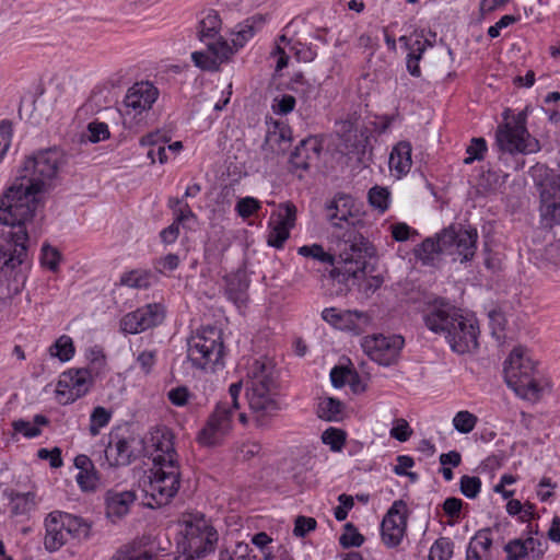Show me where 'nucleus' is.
<instances>
[{"label":"nucleus","instance_id":"09e8293b","mask_svg":"<svg viewBox=\"0 0 560 560\" xmlns=\"http://www.w3.org/2000/svg\"><path fill=\"white\" fill-rule=\"evenodd\" d=\"M460 492L468 499H475L480 492L481 480L476 476L464 475L459 482Z\"/></svg>","mask_w":560,"mask_h":560},{"label":"nucleus","instance_id":"338daca9","mask_svg":"<svg viewBox=\"0 0 560 560\" xmlns=\"http://www.w3.org/2000/svg\"><path fill=\"white\" fill-rule=\"evenodd\" d=\"M167 397L173 405L183 407L188 402L189 392L186 387L178 386L176 388H172L167 393Z\"/></svg>","mask_w":560,"mask_h":560},{"label":"nucleus","instance_id":"9d476101","mask_svg":"<svg viewBox=\"0 0 560 560\" xmlns=\"http://www.w3.org/2000/svg\"><path fill=\"white\" fill-rule=\"evenodd\" d=\"M361 228H347L334 231V250L339 264L355 266L357 270H365L366 259L374 255V248L360 232Z\"/></svg>","mask_w":560,"mask_h":560},{"label":"nucleus","instance_id":"4468645a","mask_svg":"<svg viewBox=\"0 0 560 560\" xmlns=\"http://www.w3.org/2000/svg\"><path fill=\"white\" fill-rule=\"evenodd\" d=\"M326 217L335 231L346 230L347 228H363L364 225L358 210L354 209L353 199L343 194L336 195L326 206Z\"/></svg>","mask_w":560,"mask_h":560},{"label":"nucleus","instance_id":"6e6d98bb","mask_svg":"<svg viewBox=\"0 0 560 560\" xmlns=\"http://www.w3.org/2000/svg\"><path fill=\"white\" fill-rule=\"evenodd\" d=\"M260 208V203L253 197L241 198L235 207V210L243 219L249 218Z\"/></svg>","mask_w":560,"mask_h":560},{"label":"nucleus","instance_id":"5fc2aeb1","mask_svg":"<svg viewBox=\"0 0 560 560\" xmlns=\"http://www.w3.org/2000/svg\"><path fill=\"white\" fill-rule=\"evenodd\" d=\"M219 560H249V546L238 542L233 551L228 549L219 552Z\"/></svg>","mask_w":560,"mask_h":560},{"label":"nucleus","instance_id":"0e129e2a","mask_svg":"<svg viewBox=\"0 0 560 560\" xmlns=\"http://www.w3.org/2000/svg\"><path fill=\"white\" fill-rule=\"evenodd\" d=\"M77 482L82 490H93L97 482L96 471L92 470L79 471L77 475Z\"/></svg>","mask_w":560,"mask_h":560},{"label":"nucleus","instance_id":"412c9836","mask_svg":"<svg viewBox=\"0 0 560 560\" xmlns=\"http://www.w3.org/2000/svg\"><path fill=\"white\" fill-rule=\"evenodd\" d=\"M560 175L553 184H541L540 217L545 225L553 226L560 223Z\"/></svg>","mask_w":560,"mask_h":560},{"label":"nucleus","instance_id":"6ab92c4d","mask_svg":"<svg viewBox=\"0 0 560 560\" xmlns=\"http://www.w3.org/2000/svg\"><path fill=\"white\" fill-rule=\"evenodd\" d=\"M159 95L158 89L149 82L136 83L131 86L124 100L126 114H141L152 107Z\"/></svg>","mask_w":560,"mask_h":560},{"label":"nucleus","instance_id":"c85d7f7f","mask_svg":"<svg viewBox=\"0 0 560 560\" xmlns=\"http://www.w3.org/2000/svg\"><path fill=\"white\" fill-rule=\"evenodd\" d=\"M322 317L327 323L338 327V328H351V325L355 324L357 322L368 320L366 314L359 312V311H346V312H339L335 307L325 308L322 312Z\"/></svg>","mask_w":560,"mask_h":560},{"label":"nucleus","instance_id":"a18cd8bd","mask_svg":"<svg viewBox=\"0 0 560 560\" xmlns=\"http://www.w3.org/2000/svg\"><path fill=\"white\" fill-rule=\"evenodd\" d=\"M492 546V537L491 529L483 528L478 530L475 536L471 538L469 546L467 549L479 552L482 550L483 552H488Z\"/></svg>","mask_w":560,"mask_h":560},{"label":"nucleus","instance_id":"20e7f679","mask_svg":"<svg viewBox=\"0 0 560 560\" xmlns=\"http://www.w3.org/2000/svg\"><path fill=\"white\" fill-rule=\"evenodd\" d=\"M425 326L433 332L443 334L453 351L466 353L478 347L479 329L472 318H468L447 304L431 306L423 316Z\"/></svg>","mask_w":560,"mask_h":560},{"label":"nucleus","instance_id":"1a4fd4ad","mask_svg":"<svg viewBox=\"0 0 560 560\" xmlns=\"http://www.w3.org/2000/svg\"><path fill=\"white\" fill-rule=\"evenodd\" d=\"M526 110H522L511 121L499 125L495 144L502 153L532 154L539 151V141L526 128Z\"/></svg>","mask_w":560,"mask_h":560},{"label":"nucleus","instance_id":"a878e982","mask_svg":"<svg viewBox=\"0 0 560 560\" xmlns=\"http://www.w3.org/2000/svg\"><path fill=\"white\" fill-rule=\"evenodd\" d=\"M135 500L133 491L108 490L105 494L106 515L110 518H121L129 512Z\"/></svg>","mask_w":560,"mask_h":560},{"label":"nucleus","instance_id":"c756f323","mask_svg":"<svg viewBox=\"0 0 560 560\" xmlns=\"http://www.w3.org/2000/svg\"><path fill=\"white\" fill-rule=\"evenodd\" d=\"M249 282L245 273L237 272L226 277V289L225 293L232 302L237 306L244 305L248 300Z\"/></svg>","mask_w":560,"mask_h":560},{"label":"nucleus","instance_id":"0eeeda50","mask_svg":"<svg viewBox=\"0 0 560 560\" xmlns=\"http://www.w3.org/2000/svg\"><path fill=\"white\" fill-rule=\"evenodd\" d=\"M44 546L57 551L71 539L82 540L90 536L91 525L80 516L61 511H54L45 518Z\"/></svg>","mask_w":560,"mask_h":560},{"label":"nucleus","instance_id":"423d86ee","mask_svg":"<svg viewBox=\"0 0 560 560\" xmlns=\"http://www.w3.org/2000/svg\"><path fill=\"white\" fill-rule=\"evenodd\" d=\"M241 389L242 382L233 383L229 388L231 401H220L210 413L196 438L201 446L213 447L220 445L231 432L234 412L240 408L238 395Z\"/></svg>","mask_w":560,"mask_h":560},{"label":"nucleus","instance_id":"a211bd4d","mask_svg":"<svg viewBox=\"0 0 560 560\" xmlns=\"http://www.w3.org/2000/svg\"><path fill=\"white\" fill-rule=\"evenodd\" d=\"M142 443L133 435L119 436L116 441H110L105 451L109 466L130 465L139 456Z\"/></svg>","mask_w":560,"mask_h":560},{"label":"nucleus","instance_id":"e2e57ef3","mask_svg":"<svg viewBox=\"0 0 560 560\" xmlns=\"http://www.w3.org/2000/svg\"><path fill=\"white\" fill-rule=\"evenodd\" d=\"M156 361V352L152 350H145L139 353L137 357V363L140 365L141 371L144 374L151 373Z\"/></svg>","mask_w":560,"mask_h":560},{"label":"nucleus","instance_id":"58836bf2","mask_svg":"<svg viewBox=\"0 0 560 560\" xmlns=\"http://www.w3.org/2000/svg\"><path fill=\"white\" fill-rule=\"evenodd\" d=\"M477 422H478L477 416H475L474 413H471L467 410L458 411L455 415V417L453 418L454 428L459 433H463V434L470 433L475 429Z\"/></svg>","mask_w":560,"mask_h":560},{"label":"nucleus","instance_id":"4be33fe9","mask_svg":"<svg viewBox=\"0 0 560 560\" xmlns=\"http://www.w3.org/2000/svg\"><path fill=\"white\" fill-rule=\"evenodd\" d=\"M399 42L404 43L409 50L407 57V69L409 73L412 77L419 78L421 75L419 61L427 47H431L433 44L425 38L424 31H415L410 36H401Z\"/></svg>","mask_w":560,"mask_h":560},{"label":"nucleus","instance_id":"39448f33","mask_svg":"<svg viewBox=\"0 0 560 560\" xmlns=\"http://www.w3.org/2000/svg\"><path fill=\"white\" fill-rule=\"evenodd\" d=\"M505 381L517 396L529 401L540 398L542 386L534 361L522 347L513 349L504 366Z\"/></svg>","mask_w":560,"mask_h":560},{"label":"nucleus","instance_id":"79ce46f5","mask_svg":"<svg viewBox=\"0 0 560 560\" xmlns=\"http://www.w3.org/2000/svg\"><path fill=\"white\" fill-rule=\"evenodd\" d=\"M269 234L267 237V244L275 248H282L285 241L290 236V231L288 228L281 226L276 222H269Z\"/></svg>","mask_w":560,"mask_h":560},{"label":"nucleus","instance_id":"4d7b16f0","mask_svg":"<svg viewBox=\"0 0 560 560\" xmlns=\"http://www.w3.org/2000/svg\"><path fill=\"white\" fill-rule=\"evenodd\" d=\"M59 260H60V254L56 248H54L49 245L43 246L42 264L44 266H46L47 268H49L52 271H56L58 268Z\"/></svg>","mask_w":560,"mask_h":560},{"label":"nucleus","instance_id":"aec40b11","mask_svg":"<svg viewBox=\"0 0 560 560\" xmlns=\"http://www.w3.org/2000/svg\"><path fill=\"white\" fill-rule=\"evenodd\" d=\"M503 550L506 560H540L545 552L541 539L533 536L511 539L504 545Z\"/></svg>","mask_w":560,"mask_h":560},{"label":"nucleus","instance_id":"3c124183","mask_svg":"<svg viewBox=\"0 0 560 560\" xmlns=\"http://www.w3.org/2000/svg\"><path fill=\"white\" fill-rule=\"evenodd\" d=\"M153 553L147 550L140 551L130 547L118 549L110 560H152Z\"/></svg>","mask_w":560,"mask_h":560},{"label":"nucleus","instance_id":"680f3d73","mask_svg":"<svg viewBox=\"0 0 560 560\" xmlns=\"http://www.w3.org/2000/svg\"><path fill=\"white\" fill-rule=\"evenodd\" d=\"M12 427L15 432L22 433L26 438H35L40 434V429L26 420H15Z\"/></svg>","mask_w":560,"mask_h":560},{"label":"nucleus","instance_id":"473e14b6","mask_svg":"<svg viewBox=\"0 0 560 560\" xmlns=\"http://www.w3.org/2000/svg\"><path fill=\"white\" fill-rule=\"evenodd\" d=\"M140 143L142 145L152 147L148 151V158L151 159L152 163L158 159L160 163H165L167 161L166 149L164 145V141H162V136L159 132L149 133L141 138Z\"/></svg>","mask_w":560,"mask_h":560},{"label":"nucleus","instance_id":"c03bdc74","mask_svg":"<svg viewBox=\"0 0 560 560\" xmlns=\"http://www.w3.org/2000/svg\"><path fill=\"white\" fill-rule=\"evenodd\" d=\"M322 441L329 445L331 451L339 452L345 445L346 433L340 429L329 428L323 432Z\"/></svg>","mask_w":560,"mask_h":560},{"label":"nucleus","instance_id":"dca6fc26","mask_svg":"<svg viewBox=\"0 0 560 560\" xmlns=\"http://www.w3.org/2000/svg\"><path fill=\"white\" fill-rule=\"evenodd\" d=\"M163 319L164 308L161 304H147L124 315L120 319V329L125 334L135 335L160 325Z\"/></svg>","mask_w":560,"mask_h":560},{"label":"nucleus","instance_id":"72a5a7b5","mask_svg":"<svg viewBox=\"0 0 560 560\" xmlns=\"http://www.w3.org/2000/svg\"><path fill=\"white\" fill-rule=\"evenodd\" d=\"M296 207L292 202L281 203L278 207V210L272 213L270 218V222H276L277 224L288 228L289 230L293 229L296 221Z\"/></svg>","mask_w":560,"mask_h":560},{"label":"nucleus","instance_id":"bb28decb","mask_svg":"<svg viewBox=\"0 0 560 560\" xmlns=\"http://www.w3.org/2000/svg\"><path fill=\"white\" fill-rule=\"evenodd\" d=\"M221 27L222 21L217 11L211 9L202 11L196 25L197 37L205 44H207V42L218 40L221 37Z\"/></svg>","mask_w":560,"mask_h":560},{"label":"nucleus","instance_id":"13d9d810","mask_svg":"<svg viewBox=\"0 0 560 560\" xmlns=\"http://www.w3.org/2000/svg\"><path fill=\"white\" fill-rule=\"evenodd\" d=\"M316 520L313 517L298 516L294 522L293 534L296 537H304L316 528Z\"/></svg>","mask_w":560,"mask_h":560},{"label":"nucleus","instance_id":"bf43d9fd","mask_svg":"<svg viewBox=\"0 0 560 560\" xmlns=\"http://www.w3.org/2000/svg\"><path fill=\"white\" fill-rule=\"evenodd\" d=\"M412 435V429L405 419H399L390 430V436L399 442H406Z\"/></svg>","mask_w":560,"mask_h":560},{"label":"nucleus","instance_id":"49530a36","mask_svg":"<svg viewBox=\"0 0 560 560\" xmlns=\"http://www.w3.org/2000/svg\"><path fill=\"white\" fill-rule=\"evenodd\" d=\"M364 542V537L358 532L352 523L345 525V532L339 537V544L343 548L360 547Z\"/></svg>","mask_w":560,"mask_h":560},{"label":"nucleus","instance_id":"864d4df0","mask_svg":"<svg viewBox=\"0 0 560 560\" xmlns=\"http://www.w3.org/2000/svg\"><path fill=\"white\" fill-rule=\"evenodd\" d=\"M253 20H246L243 25H240V28L235 33V37L232 39L233 45L236 48L243 47L248 39H250L256 33V28Z\"/></svg>","mask_w":560,"mask_h":560},{"label":"nucleus","instance_id":"2f4dec72","mask_svg":"<svg viewBox=\"0 0 560 560\" xmlns=\"http://www.w3.org/2000/svg\"><path fill=\"white\" fill-rule=\"evenodd\" d=\"M345 406L336 398L325 397L320 399L317 413L320 419L326 421H339L343 417Z\"/></svg>","mask_w":560,"mask_h":560},{"label":"nucleus","instance_id":"4c0bfd02","mask_svg":"<svg viewBox=\"0 0 560 560\" xmlns=\"http://www.w3.org/2000/svg\"><path fill=\"white\" fill-rule=\"evenodd\" d=\"M298 253L303 257H311L313 259L326 262L329 265L335 264V255L326 253L322 245L313 244L311 246L304 245L299 247Z\"/></svg>","mask_w":560,"mask_h":560},{"label":"nucleus","instance_id":"2eb2a0df","mask_svg":"<svg viewBox=\"0 0 560 560\" xmlns=\"http://www.w3.org/2000/svg\"><path fill=\"white\" fill-rule=\"evenodd\" d=\"M408 509L402 500H396L381 524L382 541L389 548L398 546L406 532Z\"/></svg>","mask_w":560,"mask_h":560},{"label":"nucleus","instance_id":"de8ad7c7","mask_svg":"<svg viewBox=\"0 0 560 560\" xmlns=\"http://www.w3.org/2000/svg\"><path fill=\"white\" fill-rule=\"evenodd\" d=\"M487 151V142L483 138H472L470 144L466 149L467 158L464 159L465 164H471L475 161H481Z\"/></svg>","mask_w":560,"mask_h":560},{"label":"nucleus","instance_id":"603ef678","mask_svg":"<svg viewBox=\"0 0 560 560\" xmlns=\"http://www.w3.org/2000/svg\"><path fill=\"white\" fill-rule=\"evenodd\" d=\"M109 129L107 124L101 121H92L86 128V138L89 141L96 143L109 138Z\"/></svg>","mask_w":560,"mask_h":560},{"label":"nucleus","instance_id":"c9c22d12","mask_svg":"<svg viewBox=\"0 0 560 560\" xmlns=\"http://www.w3.org/2000/svg\"><path fill=\"white\" fill-rule=\"evenodd\" d=\"M442 252V233L438 235L436 240L427 238L424 240L418 249H416L417 256L428 264L434 259V255Z\"/></svg>","mask_w":560,"mask_h":560},{"label":"nucleus","instance_id":"f3484780","mask_svg":"<svg viewBox=\"0 0 560 560\" xmlns=\"http://www.w3.org/2000/svg\"><path fill=\"white\" fill-rule=\"evenodd\" d=\"M206 47V50L191 54L194 65L203 71H218L220 66L233 55L232 48L223 37L207 42Z\"/></svg>","mask_w":560,"mask_h":560},{"label":"nucleus","instance_id":"9b49d317","mask_svg":"<svg viewBox=\"0 0 560 560\" xmlns=\"http://www.w3.org/2000/svg\"><path fill=\"white\" fill-rule=\"evenodd\" d=\"M186 540L185 560H200L214 552L218 533L201 517L186 524Z\"/></svg>","mask_w":560,"mask_h":560},{"label":"nucleus","instance_id":"8fccbe9b","mask_svg":"<svg viewBox=\"0 0 560 560\" xmlns=\"http://www.w3.org/2000/svg\"><path fill=\"white\" fill-rule=\"evenodd\" d=\"M389 192L386 188L375 186L369 191V201L372 207L384 212L388 208Z\"/></svg>","mask_w":560,"mask_h":560},{"label":"nucleus","instance_id":"774afa93","mask_svg":"<svg viewBox=\"0 0 560 560\" xmlns=\"http://www.w3.org/2000/svg\"><path fill=\"white\" fill-rule=\"evenodd\" d=\"M261 450L257 442H244L237 448V456L243 460H248L256 456Z\"/></svg>","mask_w":560,"mask_h":560},{"label":"nucleus","instance_id":"052dcab7","mask_svg":"<svg viewBox=\"0 0 560 560\" xmlns=\"http://www.w3.org/2000/svg\"><path fill=\"white\" fill-rule=\"evenodd\" d=\"M12 136V125L10 121H2L0 124V162L2 161L4 154L7 153Z\"/></svg>","mask_w":560,"mask_h":560},{"label":"nucleus","instance_id":"f8f14e48","mask_svg":"<svg viewBox=\"0 0 560 560\" xmlns=\"http://www.w3.org/2000/svg\"><path fill=\"white\" fill-rule=\"evenodd\" d=\"M477 240L476 229L450 226L442 231V252L447 255H457L462 257V261H468L475 256Z\"/></svg>","mask_w":560,"mask_h":560},{"label":"nucleus","instance_id":"37998d69","mask_svg":"<svg viewBox=\"0 0 560 560\" xmlns=\"http://www.w3.org/2000/svg\"><path fill=\"white\" fill-rule=\"evenodd\" d=\"M120 283L135 289L148 288L150 284L149 273L141 270H132L121 276Z\"/></svg>","mask_w":560,"mask_h":560},{"label":"nucleus","instance_id":"b1692460","mask_svg":"<svg viewBox=\"0 0 560 560\" xmlns=\"http://www.w3.org/2000/svg\"><path fill=\"white\" fill-rule=\"evenodd\" d=\"M290 129L285 126L276 124L266 135L261 145V152L266 160H273L276 156L283 154L290 145Z\"/></svg>","mask_w":560,"mask_h":560},{"label":"nucleus","instance_id":"f704fd0d","mask_svg":"<svg viewBox=\"0 0 560 560\" xmlns=\"http://www.w3.org/2000/svg\"><path fill=\"white\" fill-rule=\"evenodd\" d=\"M51 357L58 358L61 362L69 361L74 354V345L72 339L67 336H60L50 347Z\"/></svg>","mask_w":560,"mask_h":560},{"label":"nucleus","instance_id":"393cba45","mask_svg":"<svg viewBox=\"0 0 560 560\" xmlns=\"http://www.w3.org/2000/svg\"><path fill=\"white\" fill-rule=\"evenodd\" d=\"M92 384V376L86 369L69 370L61 375L58 382V392L61 387L68 388L73 396L72 399L79 398L89 392Z\"/></svg>","mask_w":560,"mask_h":560},{"label":"nucleus","instance_id":"7ed1b4c3","mask_svg":"<svg viewBox=\"0 0 560 560\" xmlns=\"http://www.w3.org/2000/svg\"><path fill=\"white\" fill-rule=\"evenodd\" d=\"M246 397L258 425H266L280 410L279 384L275 365L268 359L255 360L248 368Z\"/></svg>","mask_w":560,"mask_h":560},{"label":"nucleus","instance_id":"f03ea898","mask_svg":"<svg viewBox=\"0 0 560 560\" xmlns=\"http://www.w3.org/2000/svg\"><path fill=\"white\" fill-rule=\"evenodd\" d=\"M144 443L152 450L150 456L153 468L149 480L144 482L143 491L153 501L148 502L149 506H161L170 502L180 485V467L174 447V435L166 427H155L151 429Z\"/></svg>","mask_w":560,"mask_h":560},{"label":"nucleus","instance_id":"ddd939ff","mask_svg":"<svg viewBox=\"0 0 560 560\" xmlns=\"http://www.w3.org/2000/svg\"><path fill=\"white\" fill-rule=\"evenodd\" d=\"M404 342V338L398 335H372L363 338L362 348L371 360L387 366L397 361Z\"/></svg>","mask_w":560,"mask_h":560},{"label":"nucleus","instance_id":"69168bd1","mask_svg":"<svg viewBox=\"0 0 560 560\" xmlns=\"http://www.w3.org/2000/svg\"><path fill=\"white\" fill-rule=\"evenodd\" d=\"M273 109L276 113L287 115L294 109L295 98L292 95L284 94L280 98L275 100Z\"/></svg>","mask_w":560,"mask_h":560},{"label":"nucleus","instance_id":"a19ab883","mask_svg":"<svg viewBox=\"0 0 560 560\" xmlns=\"http://www.w3.org/2000/svg\"><path fill=\"white\" fill-rule=\"evenodd\" d=\"M341 268L335 267L330 270L329 276L340 284L347 285L350 279L359 278V275H364L365 270H357L355 266L342 264Z\"/></svg>","mask_w":560,"mask_h":560},{"label":"nucleus","instance_id":"ea45409f","mask_svg":"<svg viewBox=\"0 0 560 560\" xmlns=\"http://www.w3.org/2000/svg\"><path fill=\"white\" fill-rule=\"evenodd\" d=\"M112 418V413L104 407H95L90 418V433L96 436L100 430L106 427Z\"/></svg>","mask_w":560,"mask_h":560},{"label":"nucleus","instance_id":"5701e85b","mask_svg":"<svg viewBox=\"0 0 560 560\" xmlns=\"http://www.w3.org/2000/svg\"><path fill=\"white\" fill-rule=\"evenodd\" d=\"M322 144L316 138H307L300 142L290 156V163L295 170H308L319 160Z\"/></svg>","mask_w":560,"mask_h":560},{"label":"nucleus","instance_id":"7c9ffc66","mask_svg":"<svg viewBox=\"0 0 560 560\" xmlns=\"http://www.w3.org/2000/svg\"><path fill=\"white\" fill-rule=\"evenodd\" d=\"M411 164V145L409 142L401 141L393 149L389 155V167L398 176H401L410 171Z\"/></svg>","mask_w":560,"mask_h":560},{"label":"nucleus","instance_id":"f257e3e1","mask_svg":"<svg viewBox=\"0 0 560 560\" xmlns=\"http://www.w3.org/2000/svg\"><path fill=\"white\" fill-rule=\"evenodd\" d=\"M68 162L57 148L39 150L27 156L15 182L0 200V272L16 277L27 259L30 232L34 226L37 195L56 186L58 175Z\"/></svg>","mask_w":560,"mask_h":560},{"label":"nucleus","instance_id":"cd10ccee","mask_svg":"<svg viewBox=\"0 0 560 560\" xmlns=\"http://www.w3.org/2000/svg\"><path fill=\"white\" fill-rule=\"evenodd\" d=\"M9 499V512L12 517L27 518L36 510L37 501L34 492H5Z\"/></svg>","mask_w":560,"mask_h":560},{"label":"nucleus","instance_id":"6e6552de","mask_svg":"<svg viewBox=\"0 0 560 560\" xmlns=\"http://www.w3.org/2000/svg\"><path fill=\"white\" fill-rule=\"evenodd\" d=\"M223 355L222 334L215 327L203 328L188 340L187 357L196 369L214 372L223 365Z\"/></svg>","mask_w":560,"mask_h":560},{"label":"nucleus","instance_id":"e433bc0d","mask_svg":"<svg viewBox=\"0 0 560 560\" xmlns=\"http://www.w3.org/2000/svg\"><path fill=\"white\" fill-rule=\"evenodd\" d=\"M454 544L450 538L441 537L431 546L429 560H450L453 555Z\"/></svg>","mask_w":560,"mask_h":560}]
</instances>
